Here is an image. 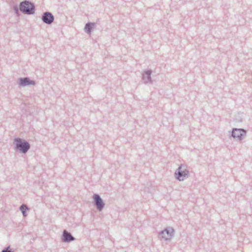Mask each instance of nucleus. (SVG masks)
Here are the masks:
<instances>
[{"mask_svg": "<svg viewBox=\"0 0 252 252\" xmlns=\"http://www.w3.org/2000/svg\"><path fill=\"white\" fill-rule=\"evenodd\" d=\"M181 169V167H180L179 168V171L178 173V176L177 177L178 179L180 181L183 180L184 177L186 176V175H187L188 174V172L187 171L182 172L181 171H180Z\"/></svg>", "mask_w": 252, "mask_h": 252, "instance_id": "8", "label": "nucleus"}, {"mask_svg": "<svg viewBox=\"0 0 252 252\" xmlns=\"http://www.w3.org/2000/svg\"><path fill=\"white\" fill-rule=\"evenodd\" d=\"M165 233H166V234L168 233V231L167 230H164V231H163L162 232L161 234L163 235V237H165H165L164 236Z\"/></svg>", "mask_w": 252, "mask_h": 252, "instance_id": "11", "label": "nucleus"}, {"mask_svg": "<svg viewBox=\"0 0 252 252\" xmlns=\"http://www.w3.org/2000/svg\"><path fill=\"white\" fill-rule=\"evenodd\" d=\"M2 252H11L9 251H3Z\"/></svg>", "mask_w": 252, "mask_h": 252, "instance_id": "12", "label": "nucleus"}, {"mask_svg": "<svg viewBox=\"0 0 252 252\" xmlns=\"http://www.w3.org/2000/svg\"><path fill=\"white\" fill-rule=\"evenodd\" d=\"M15 142L16 147L19 149L23 153H26L30 148V145L28 143L25 141H22L20 139H15Z\"/></svg>", "mask_w": 252, "mask_h": 252, "instance_id": "2", "label": "nucleus"}, {"mask_svg": "<svg viewBox=\"0 0 252 252\" xmlns=\"http://www.w3.org/2000/svg\"><path fill=\"white\" fill-rule=\"evenodd\" d=\"M245 134V131L241 129H235L233 130L232 135L233 137L240 138L244 134Z\"/></svg>", "mask_w": 252, "mask_h": 252, "instance_id": "5", "label": "nucleus"}, {"mask_svg": "<svg viewBox=\"0 0 252 252\" xmlns=\"http://www.w3.org/2000/svg\"><path fill=\"white\" fill-rule=\"evenodd\" d=\"M91 29L92 26L91 25V24H86L85 28V30L87 32L90 33L91 32Z\"/></svg>", "mask_w": 252, "mask_h": 252, "instance_id": "9", "label": "nucleus"}, {"mask_svg": "<svg viewBox=\"0 0 252 252\" xmlns=\"http://www.w3.org/2000/svg\"><path fill=\"white\" fill-rule=\"evenodd\" d=\"M30 84H34V82L32 81H30L28 78H25L21 79L20 80V85L22 86H25Z\"/></svg>", "mask_w": 252, "mask_h": 252, "instance_id": "7", "label": "nucleus"}, {"mask_svg": "<svg viewBox=\"0 0 252 252\" xmlns=\"http://www.w3.org/2000/svg\"><path fill=\"white\" fill-rule=\"evenodd\" d=\"M27 209V207L25 205H22L20 208L21 211L22 212L24 216H26V215L25 214V211Z\"/></svg>", "mask_w": 252, "mask_h": 252, "instance_id": "10", "label": "nucleus"}, {"mask_svg": "<svg viewBox=\"0 0 252 252\" xmlns=\"http://www.w3.org/2000/svg\"><path fill=\"white\" fill-rule=\"evenodd\" d=\"M74 239L71 235L68 233L66 230L63 232V240L64 241H70Z\"/></svg>", "mask_w": 252, "mask_h": 252, "instance_id": "6", "label": "nucleus"}, {"mask_svg": "<svg viewBox=\"0 0 252 252\" xmlns=\"http://www.w3.org/2000/svg\"><path fill=\"white\" fill-rule=\"evenodd\" d=\"M20 10L27 13L32 14L34 12V7L32 3L25 1L21 3Z\"/></svg>", "mask_w": 252, "mask_h": 252, "instance_id": "1", "label": "nucleus"}, {"mask_svg": "<svg viewBox=\"0 0 252 252\" xmlns=\"http://www.w3.org/2000/svg\"><path fill=\"white\" fill-rule=\"evenodd\" d=\"M94 199L95 201V204L97 209L99 210H101L104 206L102 200L99 196L97 194H94Z\"/></svg>", "mask_w": 252, "mask_h": 252, "instance_id": "3", "label": "nucleus"}, {"mask_svg": "<svg viewBox=\"0 0 252 252\" xmlns=\"http://www.w3.org/2000/svg\"><path fill=\"white\" fill-rule=\"evenodd\" d=\"M43 21L47 24L51 23L53 20V16L50 13H45L42 17Z\"/></svg>", "mask_w": 252, "mask_h": 252, "instance_id": "4", "label": "nucleus"}]
</instances>
